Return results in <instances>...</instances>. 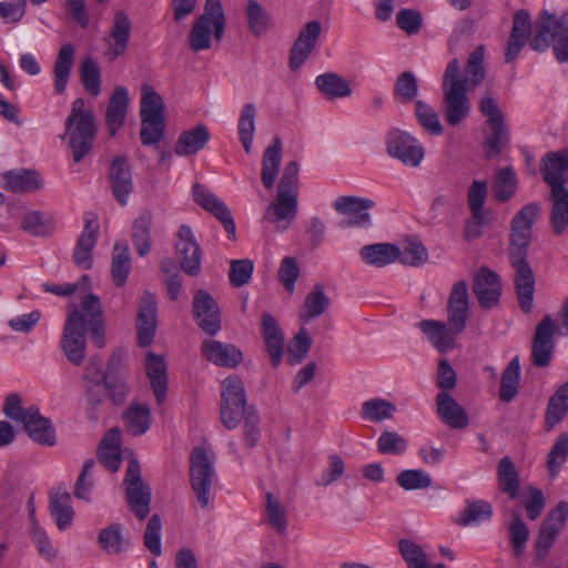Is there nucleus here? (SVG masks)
<instances>
[{"mask_svg": "<svg viewBox=\"0 0 568 568\" xmlns=\"http://www.w3.org/2000/svg\"><path fill=\"white\" fill-rule=\"evenodd\" d=\"M156 300L155 296L145 292L140 301L136 332L140 346H149L154 338L156 331Z\"/></svg>", "mask_w": 568, "mask_h": 568, "instance_id": "aec40b11", "label": "nucleus"}, {"mask_svg": "<svg viewBox=\"0 0 568 568\" xmlns=\"http://www.w3.org/2000/svg\"><path fill=\"white\" fill-rule=\"evenodd\" d=\"M174 247L181 268L190 276H197L201 271L202 250L189 225L182 224L179 227Z\"/></svg>", "mask_w": 568, "mask_h": 568, "instance_id": "ddd939ff", "label": "nucleus"}, {"mask_svg": "<svg viewBox=\"0 0 568 568\" xmlns=\"http://www.w3.org/2000/svg\"><path fill=\"white\" fill-rule=\"evenodd\" d=\"M145 368L155 398L159 404H162L166 398L168 390V375L164 357L149 353L145 359Z\"/></svg>", "mask_w": 568, "mask_h": 568, "instance_id": "473e14b6", "label": "nucleus"}, {"mask_svg": "<svg viewBox=\"0 0 568 568\" xmlns=\"http://www.w3.org/2000/svg\"><path fill=\"white\" fill-rule=\"evenodd\" d=\"M262 335L271 363L274 367H277L284 353V335L276 320L267 313L262 316Z\"/></svg>", "mask_w": 568, "mask_h": 568, "instance_id": "c85d7f7f", "label": "nucleus"}, {"mask_svg": "<svg viewBox=\"0 0 568 568\" xmlns=\"http://www.w3.org/2000/svg\"><path fill=\"white\" fill-rule=\"evenodd\" d=\"M110 185L113 196L122 206L126 205L129 195L133 191L131 168L123 156L115 158L110 166Z\"/></svg>", "mask_w": 568, "mask_h": 568, "instance_id": "4be33fe9", "label": "nucleus"}, {"mask_svg": "<svg viewBox=\"0 0 568 568\" xmlns=\"http://www.w3.org/2000/svg\"><path fill=\"white\" fill-rule=\"evenodd\" d=\"M395 412V405L383 398H373L362 405L363 417L371 422L390 419Z\"/></svg>", "mask_w": 568, "mask_h": 568, "instance_id": "052dcab7", "label": "nucleus"}, {"mask_svg": "<svg viewBox=\"0 0 568 568\" xmlns=\"http://www.w3.org/2000/svg\"><path fill=\"white\" fill-rule=\"evenodd\" d=\"M126 500L132 513L139 519H145L150 514L151 490L141 476L138 460H130L124 477Z\"/></svg>", "mask_w": 568, "mask_h": 568, "instance_id": "9b49d317", "label": "nucleus"}, {"mask_svg": "<svg viewBox=\"0 0 568 568\" xmlns=\"http://www.w3.org/2000/svg\"><path fill=\"white\" fill-rule=\"evenodd\" d=\"M74 48L72 44H63L57 55L53 65V85L57 94H63L70 79L73 64Z\"/></svg>", "mask_w": 568, "mask_h": 568, "instance_id": "58836bf2", "label": "nucleus"}, {"mask_svg": "<svg viewBox=\"0 0 568 568\" xmlns=\"http://www.w3.org/2000/svg\"><path fill=\"white\" fill-rule=\"evenodd\" d=\"M92 363L85 368L84 378L88 381L87 386V416L91 420L98 418V407L104 402L105 397L109 396L106 386L103 383L100 371H97V377L91 376Z\"/></svg>", "mask_w": 568, "mask_h": 568, "instance_id": "ea45409f", "label": "nucleus"}, {"mask_svg": "<svg viewBox=\"0 0 568 568\" xmlns=\"http://www.w3.org/2000/svg\"><path fill=\"white\" fill-rule=\"evenodd\" d=\"M23 429L36 443L44 446H53L57 443L55 430L50 419L40 415L37 408L22 423Z\"/></svg>", "mask_w": 568, "mask_h": 568, "instance_id": "f704fd0d", "label": "nucleus"}, {"mask_svg": "<svg viewBox=\"0 0 568 568\" xmlns=\"http://www.w3.org/2000/svg\"><path fill=\"white\" fill-rule=\"evenodd\" d=\"M128 108V90L124 87H118L110 98L105 112V124L110 135H115L120 128L123 125Z\"/></svg>", "mask_w": 568, "mask_h": 568, "instance_id": "2f4dec72", "label": "nucleus"}, {"mask_svg": "<svg viewBox=\"0 0 568 568\" xmlns=\"http://www.w3.org/2000/svg\"><path fill=\"white\" fill-rule=\"evenodd\" d=\"M98 541L100 546L111 555H116L126 549V542L121 534V526L112 524L100 530Z\"/></svg>", "mask_w": 568, "mask_h": 568, "instance_id": "680f3d73", "label": "nucleus"}, {"mask_svg": "<svg viewBox=\"0 0 568 568\" xmlns=\"http://www.w3.org/2000/svg\"><path fill=\"white\" fill-rule=\"evenodd\" d=\"M474 292L483 308L494 307L500 297L501 284L496 273L481 267L475 276Z\"/></svg>", "mask_w": 568, "mask_h": 568, "instance_id": "b1692460", "label": "nucleus"}, {"mask_svg": "<svg viewBox=\"0 0 568 568\" xmlns=\"http://www.w3.org/2000/svg\"><path fill=\"white\" fill-rule=\"evenodd\" d=\"M247 24L252 33L260 37L270 28V18L264 8L256 0H248L246 8Z\"/></svg>", "mask_w": 568, "mask_h": 568, "instance_id": "0e129e2a", "label": "nucleus"}, {"mask_svg": "<svg viewBox=\"0 0 568 568\" xmlns=\"http://www.w3.org/2000/svg\"><path fill=\"white\" fill-rule=\"evenodd\" d=\"M509 542L514 555L520 558L526 550V542L529 538V529L518 514H514L509 523Z\"/></svg>", "mask_w": 568, "mask_h": 568, "instance_id": "e2e57ef3", "label": "nucleus"}, {"mask_svg": "<svg viewBox=\"0 0 568 568\" xmlns=\"http://www.w3.org/2000/svg\"><path fill=\"white\" fill-rule=\"evenodd\" d=\"M153 215L149 210H142L132 224L131 239L140 256H145L151 250V227Z\"/></svg>", "mask_w": 568, "mask_h": 568, "instance_id": "4c0bfd02", "label": "nucleus"}, {"mask_svg": "<svg viewBox=\"0 0 568 568\" xmlns=\"http://www.w3.org/2000/svg\"><path fill=\"white\" fill-rule=\"evenodd\" d=\"M131 32L132 22L129 16L122 10L116 11L109 34L104 38L109 60L113 61L126 52Z\"/></svg>", "mask_w": 568, "mask_h": 568, "instance_id": "f3484780", "label": "nucleus"}, {"mask_svg": "<svg viewBox=\"0 0 568 568\" xmlns=\"http://www.w3.org/2000/svg\"><path fill=\"white\" fill-rule=\"evenodd\" d=\"M436 412L438 417L450 428L462 429L468 426L466 410L447 392H439L436 396Z\"/></svg>", "mask_w": 568, "mask_h": 568, "instance_id": "a878e982", "label": "nucleus"}, {"mask_svg": "<svg viewBox=\"0 0 568 568\" xmlns=\"http://www.w3.org/2000/svg\"><path fill=\"white\" fill-rule=\"evenodd\" d=\"M2 179L1 186L13 193L33 192L42 185L37 172L31 170L8 171Z\"/></svg>", "mask_w": 568, "mask_h": 568, "instance_id": "e433bc0d", "label": "nucleus"}, {"mask_svg": "<svg viewBox=\"0 0 568 568\" xmlns=\"http://www.w3.org/2000/svg\"><path fill=\"white\" fill-rule=\"evenodd\" d=\"M386 150L389 156L408 168H418L425 156L424 145L415 136L396 129L387 135Z\"/></svg>", "mask_w": 568, "mask_h": 568, "instance_id": "f8f14e48", "label": "nucleus"}, {"mask_svg": "<svg viewBox=\"0 0 568 568\" xmlns=\"http://www.w3.org/2000/svg\"><path fill=\"white\" fill-rule=\"evenodd\" d=\"M322 32V26L318 21L313 20L307 22L298 33L291 51H290V68L292 70L300 69L307 60L312 51L315 49L317 40Z\"/></svg>", "mask_w": 568, "mask_h": 568, "instance_id": "6ab92c4d", "label": "nucleus"}, {"mask_svg": "<svg viewBox=\"0 0 568 568\" xmlns=\"http://www.w3.org/2000/svg\"><path fill=\"white\" fill-rule=\"evenodd\" d=\"M315 84L318 91L328 100L348 98L353 93L347 80L334 72L317 75Z\"/></svg>", "mask_w": 568, "mask_h": 568, "instance_id": "a19ab883", "label": "nucleus"}, {"mask_svg": "<svg viewBox=\"0 0 568 568\" xmlns=\"http://www.w3.org/2000/svg\"><path fill=\"white\" fill-rule=\"evenodd\" d=\"M559 534L556 529L540 526L534 542V560L536 565L545 562Z\"/></svg>", "mask_w": 568, "mask_h": 568, "instance_id": "69168bd1", "label": "nucleus"}, {"mask_svg": "<svg viewBox=\"0 0 568 568\" xmlns=\"http://www.w3.org/2000/svg\"><path fill=\"white\" fill-rule=\"evenodd\" d=\"M282 142L275 136L273 143L265 150L262 160V183L266 189H272L278 174L282 161Z\"/></svg>", "mask_w": 568, "mask_h": 568, "instance_id": "37998d69", "label": "nucleus"}, {"mask_svg": "<svg viewBox=\"0 0 568 568\" xmlns=\"http://www.w3.org/2000/svg\"><path fill=\"white\" fill-rule=\"evenodd\" d=\"M530 30L531 21L529 13L525 10H518L514 14L513 29L505 51V61L507 63L514 61L518 57L520 50L527 42Z\"/></svg>", "mask_w": 568, "mask_h": 568, "instance_id": "393cba45", "label": "nucleus"}, {"mask_svg": "<svg viewBox=\"0 0 568 568\" xmlns=\"http://www.w3.org/2000/svg\"><path fill=\"white\" fill-rule=\"evenodd\" d=\"M479 111L487 118V131L484 141L485 156L491 159L499 154L508 142L504 115L491 97H484L479 102Z\"/></svg>", "mask_w": 568, "mask_h": 568, "instance_id": "9d476101", "label": "nucleus"}, {"mask_svg": "<svg viewBox=\"0 0 568 568\" xmlns=\"http://www.w3.org/2000/svg\"><path fill=\"white\" fill-rule=\"evenodd\" d=\"M210 139L211 134L206 125L199 123L180 134L174 152L179 156L194 155L205 148Z\"/></svg>", "mask_w": 568, "mask_h": 568, "instance_id": "c756f323", "label": "nucleus"}, {"mask_svg": "<svg viewBox=\"0 0 568 568\" xmlns=\"http://www.w3.org/2000/svg\"><path fill=\"white\" fill-rule=\"evenodd\" d=\"M190 48L194 52L205 51L216 43V24L206 17H197L187 36Z\"/></svg>", "mask_w": 568, "mask_h": 568, "instance_id": "72a5a7b5", "label": "nucleus"}, {"mask_svg": "<svg viewBox=\"0 0 568 568\" xmlns=\"http://www.w3.org/2000/svg\"><path fill=\"white\" fill-rule=\"evenodd\" d=\"M374 205L375 202L373 200L357 196H339L333 203L336 212L349 216L347 221L343 222L348 227L371 226L372 219L368 210L374 207Z\"/></svg>", "mask_w": 568, "mask_h": 568, "instance_id": "a211bd4d", "label": "nucleus"}, {"mask_svg": "<svg viewBox=\"0 0 568 568\" xmlns=\"http://www.w3.org/2000/svg\"><path fill=\"white\" fill-rule=\"evenodd\" d=\"M556 329L557 326L550 315H546L536 326L531 345V358L536 366L549 365L555 348Z\"/></svg>", "mask_w": 568, "mask_h": 568, "instance_id": "2eb2a0df", "label": "nucleus"}, {"mask_svg": "<svg viewBox=\"0 0 568 568\" xmlns=\"http://www.w3.org/2000/svg\"><path fill=\"white\" fill-rule=\"evenodd\" d=\"M131 270V256L129 246L125 242H116L112 253L111 273L116 286H122L126 282Z\"/></svg>", "mask_w": 568, "mask_h": 568, "instance_id": "3c124183", "label": "nucleus"}, {"mask_svg": "<svg viewBox=\"0 0 568 568\" xmlns=\"http://www.w3.org/2000/svg\"><path fill=\"white\" fill-rule=\"evenodd\" d=\"M568 413V382L562 384L550 397L545 415L547 430L557 426Z\"/></svg>", "mask_w": 568, "mask_h": 568, "instance_id": "49530a36", "label": "nucleus"}, {"mask_svg": "<svg viewBox=\"0 0 568 568\" xmlns=\"http://www.w3.org/2000/svg\"><path fill=\"white\" fill-rule=\"evenodd\" d=\"M397 261L408 266H422L428 260V251L415 236L406 237L398 246Z\"/></svg>", "mask_w": 568, "mask_h": 568, "instance_id": "09e8293b", "label": "nucleus"}, {"mask_svg": "<svg viewBox=\"0 0 568 568\" xmlns=\"http://www.w3.org/2000/svg\"><path fill=\"white\" fill-rule=\"evenodd\" d=\"M418 94V84L415 74L410 71L402 72L395 83L394 95L402 103L415 100Z\"/></svg>", "mask_w": 568, "mask_h": 568, "instance_id": "774afa93", "label": "nucleus"}, {"mask_svg": "<svg viewBox=\"0 0 568 568\" xmlns=\"http://www.w3.org/2000/svg\"><path fill=\"white\" fill-rule=\"evenodd\" d=\"M568 458V433L558 435L547 455V468L551 478H555Z\"/></svg>", "mask_w": 568, "mask_h": 568, "instance_id": "13d9d810", "label": "nucleus"}, {"mask_svg": "<svg viewBox=\"0 0 568 568\" xmlns=\"http://www.w3.org/2000/svg\"><path fill=\"white\" fill-rule=\"evenodd\" d=\"M141 120L165 121V106L161 95L150 84H143L141 88Z\"/></svg>", "mask_w": 568, "mask_h": 568, "instance_id": "c03bdc74", "label": "nucleus"}, {"mask_svg": "<svg viewBox=\"0 0 568 568\" xmlns=\"http://www.w3.org/2000/svg\"><path fill=\"white\" fill-rule=\"evenodd\" d=\"M194 201L205 211L214 215L224 226L227 237L231 241L236 239V225L232 217L230 209L213 192L203 185H193Z\"/></svg>", "mask_w": 568, "mask_h": 568, "instance_id": "4468645a", "label": "nucleus"}, {"mask_svg": "<svg viewBox=\"0 0 568 568\" xmlns=\"http://www.w3.org/2000/svg\"><path fill=\"white\" fill-rule=\"evenodd\" d=\"M540 207L529 203L513 217L510 225L509 260L515 268V287L520 308L530 313L534 302L535 277L526 256L531 239V227L538 219Z\"/></svg>", "mask_w": 568, "mask_h": 568, "instance_id": "7ed1b4c3", "label": "nucleus"}, {"mask_svg": "<svg viewBox=\"0 0 568 568\" xmlns=\"http://www.w3.org/2000/svg\"><path fill=\"white\" fill-rule=\"evenodd\" d=\"M549 45L559 63L568 62V12L555 16L542 11L530 47L535 51H545Z\"/></svg>", "mask_w": 568, "mask_h": 568, "instance_id": "6e6552de", "label": "nucleus"}, {"mask_svg": "<svg viewBox=\"0 0 568 568\" xmlns=\"http://www.w3.org/2000/svg\"><path fill=\"white\" fill-rule=\"evenodd\" d=\"M122 359V353H114L109 361L106 371L104 373L100 372L108 394L115 405L122 404L129 392L125 376L121 373Z\"/></svg>", "mask_w": 568, "mask_h": 568, "instance_id": "5701e85b", "label": "nucleus"}, {"mask_svg": "<svg viewBox=\"0 0 568 568\" xmlns=\"http://www.w3.org/2000/svg\"><path fill=\"white\" fill-rule=\"evenodd\" d=\"M415 116L419 125L432 135H440L444 128L439 121L438 113L428 103L416 100L415 101Z\"/></svg>", "mask_w": 568, "mask_h": 568, "instance_id": "4d7b16f0", "label": "nucleus"}, {"mask_svg": "<svg viewBox=\"0 0 568 568\" xmlns=\"http://www.w3.org/2000/svg\"><path fill=\"white\" fill-rule=\"evenodd\" d=\"M193 313L200 328L210 336L221 329V314L217 303L204 290H199L193 297Z\"/></svg>", "mask_w": 568, "mask_h": 568, "instance_id": "dca6fc26", "label": "nucleus"}, {"mask_svg": "<svg viewBox=\"0 0 568 568\" xmlns=\"http://www.w3.org/2000/svg\"><path fill=\"white\" fill-rule=\"evenodd\" d=\"M49 510L59 530H67L73 520L71 495L65 488L57 487L50 494Z\"/></svg>", "mask_w": 568, "mask_h": 568, "instance_id": "cd10ccee", "label": "nucleus"}, {"mask_svg": "<svg viewBox=\"0 0 568 568\" xmlns=\"http://www.w3.org/2000/svg\"><path fill=\"white\" fill-rule=\"evenodd\" d=\"M214 463V454L202 446L194 447L190 455V483L202 508H206L211 500Z\"/></svg>", "mask_w": 568, "mask_h": 568, "instance_id": "1a4fd4ad", "label": "nucleus"}, {"mask_svg": "<svg viewBox=\"0 0 568 568\" xmlns=\"http://www.w3.org/2000/svg\"><path fill=\"white\" fill-rule=\"evenodd\" d=\"M550 201L552 202L551 226L554 233L559 235L568 226V189L550 191Z\"/></svg>", "mask_w": 568, "mask_h": 568, "instance_id": "8fccbe9b", "label": "nucleus"}, {"mask_svg": "<svg viewBox=\"0 0 568 568\" xmlns=\"http://www.w3.org/2000/svg\"><path fill=\"white\" fill-rule=\"evenodd\" d=\"M85 327L91 333L95 346H104V321L102 306L95 294H88L81 301V308H70L63 332L60 338V347L67 359L80 366L85 359L87 338Z\"/></svg>", "mask_w": 568, "mask_h": 568, "instance_id": "f03ea898", "label": "nucleus"}, {"mask_svg": "<svg viewBox=\"0 0 568 568\" xmlns=\"http://www.w3.org/2000/svg\"><path fill=\"white\" fill-rule=\"evenodd\" d=\"M544 181L554 190L566 189L568 182V151L548 152L541 160Z\"/></svg>", "mask_w": 568, "mask_h": 568, "instance_id": "412c9836", "label": "nucleus"}, {"mask_svg": "<svg viewBox=\"0 0 568 568\" xmlns=\"http://www.w3.org/2000/svg\"><path fill=\"white\" fill-rule=\"evenodd\" d=\"M493 507L485 500H467L465 509L459 514L456 523L462 526L479 524L490 519Z\"/></svg>", "mask_w": 568, "mask_h": 568, "instance_id": "5fc2aeb1", "label": "nucleus"}, {"mask_svg": "<svg viewBox=\"0 0 568 568\" xmlns=\"http://www.w3.org/2000/svg\"><path fill=\"white\" fill-rule=\"evenodd\" d=\"M98 224L87 219L73 251L74 263L83 270H89L92 266L91 253L98 241Z\"/></svg>", "mask_w": 568, "mask_h": 568, "instance_id": "7c9ffc66", "label": "nucleus"}, {"mask_svg": "<svg viewBox=\"0 0 568 568\" xmlns=\"http://www.w3.org/2000/svg\"><path fill=\"white\" fill-rule=\"evenodd\" d=\"M329 303L331 300L325 294L323 284H315L305 297L304 306L300 312V320L310 322L321 316L327 311Z\"/></svg>", "mask_w": 568, "mask_h": 568, "instance_id": "a18cd8bd", "label": "nucleus"}, {"mask_svg": "<svg viewBox=\"0 0 568 568\" xmlns=\"http://www.w3.org/2000/svg\"><path fill=\"white\" fill-rule=\"evenodd\" d=\"M448 324L440 321L424 320L418 323L420 331L440 353L455 347V338L466 327L469 315L468 288L465 281L454 284L447 305Z\"/></svg>", "mask_w": 568, "mask_h": 568, "instance_id": "20e7f679", "label": "nucleus"}, {"mask_svg": "<svg viewBox=\"0 0 568 568\" xmlns=\"http://www.w3.org/2000/svg\"><path fill=\"white\" fill-rule=\"evenodd\" d=\"M396 483L405 490L426 489L432 485V477L422 469H405L397 475Z\"/></svg>", "mask_w": 568, "mask_h": 568, "instance_id": "338daca9", "label": "nucleus"}, {"mask_svg": "<svg viewBox=\"0 0 568 568\" xmlns=\"http://www.w3.org/2000/svg\"><path fill=\"white\" fill-rule=\"evenodd\" d=\"M202 352L207 361L223 367H235L243 359V354L236 346L214 339L205 341Z\"/></svg>", "mask_w": 568, "mask_h": 568, "instance_id": "bb28decb", "label": "nucleus"}, {"mask_svg": "<svg viewBox=\"0 0 568 568\" xmlns=\"http://www.w3.org/2000/svg\"><path fill=\"white\" fill-rule=\"evenodd\" d=\"M298 172L296 161L288 162L280 179L275 199L264 212V220L275 225L276 232L286 231L297 215Z\"/></svg>", "mask_w": 568, "mask_h": 568, "instance_id": "423d86ee", "label": "nucleus"}, {"mask_svg": "<svg viewBox=\"0 0 568 568\" xmlns=\"http://www.w3.org/2000/svg\"><path fill=\"white\" fill-rule=\"evenodd\" d=\"M65 134L74 162H80L92 149L97 126L91 110L85 109V101L78 98L72 102L70 114L65 120Z\"/></svg>", "mask_w": 568, "mask_h": 568, "instance_id": "0eeeda50", "label": "nucleus"}, {"mask_svg": "<svg viewBox=\"0 0 568 568\" xmlns=\"http://www.w3.org/2000/svg\"><path fill=\"white\" fill-rule=\"evenodd\" d=\"M398 549L408 568H446L444 564L429 565L424 549L409 539H400Z\"/></svg>", "mask_w": 568, "mask_h": 568, "instance_id": "603ef678", "label": "nucleus"}, {"mask_svg": "<svg viewBox=\"0 0 568 568\" xmlns=\"http://www.w3.org/2000/svg\"><path fill=\"white\" fill-rule=\"evenodd\" d=\"M485 48L475 49L468 57L465 75L462 74L460 62L454 58L446 67L443 77L442 108L446 122L456 126L470 113L471 104L467 95L469 90L478 87L485 78Z\"/></svg>", "mask_w": 568, "mask_h": 568, "instance_id": "f257e3e1", "label": "nucleus"}, {"mask_svg": "<svg viewBox=\"0 0 568 568\" xmlns=\"http://www.w3.org/2000/svg\"><path fill=\"white\" fill-rule=\"evenodd\" d=\"M125 429L133 436L146 433L151 425V409L146 404L133 403L123 413Z\"/></svg>", "mask_w": 568, "mask_h": 568, "instance_id": "79ce46f5", "label": "nucleus"}, {"mask_svg": "<svg viewBox=\"0 0 568 568\" xmlns=\"http://www.w3.org/2000/svg\"><path fill=\"white\" fill-rule=\"evenodd\" d=\"M497 477L500 490L507 494L509 499H516L520 485L519 474L514 462L508 456H505L499 460Z\"/></svg>", "mask_w": 568, "mask_h": 568, "instance_id": "de8ad7c7", "label": "nucleus"}, {"mask_svg": "<svg viewBox=\"0 0 568 568\" xmlns=\"http://www.w3.org/2000/svg\"><path fill=\"white\" fill-rule=\"evenodd\" d=\"M398 254V246L392 243L369 244L359 251V256L365 264L378 268L395 263Z\"/></svg>", "mask_w": 568, "mask_h": 568, "instance_id": "c9c22d12", "label": "nucleus"}, {"mask_svg": "<svg viewBox=\"0 0 568 568\" xmlns=\"http://www.w3.org/2000/svg\"><path fill=\"white\" fill-rule=\"evenodd\" d=\"M255 115L256 108L254 106V104L247 103L243 106L239 119V138L246 153H250L252 150V143L255 132Z\"/></svg>", "mask_w": 568, "mask_h": 568, "instance_id": "6e6d98bb", "label": "nucleus"}, {"mask_svg": "<svg viewBox=\"0 0 568 568\" xmlns=\"http://www.w3.org/2000/svg\"><path fill=\"white\" fill-rule=\"evenodd\" d=\"M220 418L227 429H234L244 418V439L252 448L257 444L260 432L258 415L253 409H245L246 395L242 379L231 375L222 382Z\"/></svg>", "mask_w": 568, "mask_h": 568, "instance_id": "39448f33", "label": "nucleus"}, {"mask_svg": "<svg viewBox=\"0 0 568 568\" xmlns=\"http://www.w3.org/2000/svg\"><path fill=\"white\" fill-rule=\"evenodd\" d=\"M265 497V513L268 525L278 534H284L287 529L286 508L271 493H267Z\"/></svg>", "mask_w": 568, "mask_h": 568, "instance_id": "bf43d9fd", "label": "nucleus"}, {"mask_svg": "<svg viewBox=\"0 0 568 568\" xmlns=\"http://www.w3.org/2000/svg\"><path fill=\"white\" fill-rule=\"evenodd\" d=\"M520 378V364L518 356L514 357L503 372L499 396L503 402H511L517 393Z\"/></svg>", "mask_w": 568, "mask_h": 568, "instance_id": "864d4df0", "label": "nucleus"}]
</instances>
